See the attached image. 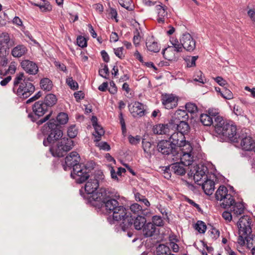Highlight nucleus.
I'll return each instance as SVG.
<instances>
[{
    "label": "nucleus",
    "instance_id": "18",
    "mask_svg": "<svg viewBox=\"0 0 255 255\" xmlns=\"http://www.w3.org/2000/svg\"><path fill=\"white\" fill-rule=\"evenodd\" d=\"M20 65L23 70L29 74L35 75L38 72V68L36 64L29 60H22Z\"/></svg>",
    "mask_w": 255,
    "mask_h": 255
},
{
    "label": "nucleus",
    "instance_id": "51",
    "mask_svg": "<svg viewBox=\"0 0 255 255\" xmlns=\"http://www.w3.org/2000/svg\"><path fill=\"white\" fill-rule=\"evenodd\" d=\"M151 222L154 224L155 227H162L163 226V222L160 216L154 215L152 216V222Z\"/></svg>",
    "mask_w": 255,
    "mask_h": 255
},
{
    "label": "nucleus",
    "instance_id": "24",
    "mask_svg": "<svg viewBox=\"0 0 255 255\" xmlns=\"http://www.w3.org/2000/svg\"><path fill=\"white\" fill-rule=\"evenodd\" d=\"M183 162H175L171 164V171L177 175L183 176L186 173V169Z\"/></svg>",
    "mask_w": 255,
    "mask_h": 255
},
{
    "label": "nucleus",
    "instance_id": "53",
    "mask_svg": "<svg viewBox=\"0 0 255 255\" xmlns=\"http://www.w3.org/2000/svg\"><path fill=\"white\" fill-rule=\"evenodd\" d=\"M87 40L84 37L79 35L77 38V45L81 48H85L87 46Z\"/></svg>",
    "mask_w": 255,
    "mask_h": 255
},
{
    "label": "nucleus",
    "instance_id": "64",
    "mask_svg": "<svg viewBox=\"0 0 255 255\" xmlns=\"http://www.w3.org/2000/svg\"><path fill=\"white\" fill-rule=\"evenodd\" d=\"M123 50H124L123 47H121L114 49L115 54L121 59H123L125 57V56L123 55Z\"/></svg>",
    "mask_w": 255,
    "mask_h": 255
},
{
    "label": "nucleus",
    "instance_id": "3",
    "mask_svg": "<svg viewBox=\"0 0 255 255\" xmlns=\"http://www.w3.org/2000/svg\"><path fill=\"white\" fill-rule=\"evenodd\" d=\"M55 123L54 120H49L41 128L44 146L50 147L63 136L62 126Z\"/></svg>",
    "mask_w": 255,
    "mask_h": 255
},
{
    "label": "nucleus",
    "instance_id": "59",
    "mask_svg": "<svg viewBox=\"0 0 255 255\" xmlns=\"http://www.w3.org/2000/svg\"><path fill=\"white\" fill-rule=\"evenodd\" d=\"M128 139L129 143L133 145H136L138 144L140 141V136L136 135L135 137L129 135L128 136Z\"/></svg>",
    "mask_w": 255,
    "mask_h": 255
},
{
    "label": "nucleus",
    "instance_id": "11",
    "mask_svg": "<svg viewBox=\"0 0 255 255\" xmlns=\"http://www.w3.org/2000/svg\"><path fill=\"white\" fill-rule=\"evenodd\" d=\"M112 214L113 221H119L122 220V222H125V220L127 219L128 217H129L131 214L129 211L128 206L126 208L119 204L115 209Z\"/></svg>",
    "mask_w": 255,
    "mask_h": 255
},
{
    "label": "nucleus",
    "instance_id": "21",
    "mask_svg": "<svg viewBox=\"0 0 255 255\" xmlns=\"http://www.w3.org/2000/svg\"><path fill=\"white\" fill-rule=\"evenodd\" d=\"M193 168L194 170L195 171L194 179L196 182L200 181L203 176L206 175V172H208L207 167L203 164H201V166L197 164L194 166Z\"/></svg>",
    "mask_w": 255,
    "mask_h": 255
},
{
    "label": "nucleus",
    "instance_id": "28",
    "mask_svg": "<svg viewBox=\"0 0 255 255\" xmlns=\"http://www.w3.org/2000/svg\"><path fill=\"white\" fill-rule=\"evenodd\" d=\"M179 122V121L178 118L172 117L171 119L168 121L167 123L164 124L165 126V128L166 130H167V134H169L170 130L174 131H177V128L176 127L178 126Z\"/></svg>",
    "mask_w": 255,
    "mask_h": 255
},
{
    "label": "nucleus",
    "instance_id": "13",
    "mask_svg": "<svg viewBox=\"0 0 255 255\" xmlns=\"http://www.w3.org/2000/svg\"><path fill=\"white\" fill-rule=\"evenodd\" d=\"M252 220L250 217L248 215H244L239 220L237 223V226L239 229V234L241 232H243V235H246L248 231H251Z\"/></svg>",
    "mask_w": 255,
    "mask_h": 255
},
{
    "label": "nucleus",
    "instance_id": "29",
    "mask_svg": "<svg viewBox=\"0 0 255 255\" xmlns=\"http://www.w3.org/2000/svg\"><path fill=\"white\" fill-rule=\"evenodd\" d=\"M228 189L224 185H221L215 193V198L217 201H222L228 198Z\"/></svg>",
    "mask_w": 255,
    "mask_h": 255
},
{
    "label": "nucleus",
    "instance_id": "30",
    "mask_svg": "<svg viewBox=\"0 0 255 255\" xmlns=\"http://www.w3.org/2000/svg\"><path fill=\"white\" fill-rule=\"evenodd\" d=\"M27 48L23 45H18L13 48L11 54L15 57H20L27 52Z\"/></svg>",
    "mask_w": 255,
    "mask_h": 255
},
{
    "label": "nucleus",
    "instance_id": "38",
    "mask_svg": "<svg viewBox=\"0 0 255 255\" xmlns=\"http://www.w3.org/2000/svg\"><path fill=\"white\" fill-rule=\"evenodd\" d=\"M228 195V198H225L227 200L226 203L223 202L221 204V207L224 209L229 208L236 204V201L233 196L229 194Z\"/></svg>",
    "mask_w": 255,
    "mask_h": 255
},
{
    "label": "nucleus",
    "instance_id": "52",
    "mask_svg": "<svg viewBox=\"0 0 255 255\" xmlns=\"http://www.w3.org/2000/svg\"><path fill=\"white\" fill-rule=\"evenodd\" d=\"M10 38L9 34L6 32H2L0 35V45H2V44H6V46L8 47V44L9 42Z\"/></svg>",
    "mask_w": 255,
    "mask_h": 255
},
{
    "label": "nucleus",
    "instance_id": "41",
    "mask_svg": "<svg viewBox=\"0 0 255 255\" xmlns=\"http://www.w3.org/2000/svg\"><path fill=\"white\" fill-rule=\"evenodd\" d=\"M221 96L226 100H231L234 98L233 94L227 86L222 88Z\"/></svg>",
    "mask_w": 255,
    "mask_h": 255
},
{
    "label": "nucleus",
    "instance_id": "15",
    "mask_svg": "<svg viewBox=\"0 0 255 255\" xmlns=\"http://www.w3.org/2000/svg\"><path fill=\"white\" fill-rule=\"evenodd\" d=\"M170 42L172 45V46H168V47L165 48L162 50V54L163 55V57L168 60V61H172L174 57H171L169 55L165 54V51L167 50V49H170L171 48H174V51L177 52H181L182 51L183 47L182 44L180 42L178 41L177 38L174 39L173 37H171L170 39Z\"/></svg>",
    "mask_w": 255,
    "mask_h": 255
},
{
    "label": "nucleus",
    "instance_id": "9",
    "mask_svg": "<svg viewBox=\"0 0 255 255\" xmlns=\"http://www.w3.org/2000/svg\"><path fill=\"white\" fill-rule=\"evenodd\" d=\"M83 164L76 162L74 166L72 167V170L71 171V177L75 180L77 184H82L87 181L90 178V175L87 171H85L83 167Z\"/></svg>",
    "mask_w": 255,
    "mask_h": 255
},
{
    "label": "nucleus",
    "instance_id": "62",
    "mask_svg": "<svg viewBox=\"0 0 255 255\" xmlns=\"http://www.w3.org/2000/svg\"><path fill=\"white\" fill-rule=\"evenodd\" d=\"M9 52V48L7 46L0 45V56L4 57L7 55Z\"/></svg>",
    "mask_w": 255,
    "mask_h": 255
},
{
    "label": "nucleus",
    "instance_id": "7",
    "mask_svg": "<svg viewBox=\"0 0 255 255\" xmlns=\"http://www.w3.org/2000/svg\"><path fill=\"white\" fill-rule=\"evenodd\" d=\"M75 146L74 141L68 137L63 136L49 148V151L54 157H63Z\"/></svg>",
    "mask_w": 255,
    "mask_h": 255
},
{
    "label": "nucleus",
    "instance_id": "10",
    "mask_svg": "<svg viewBox=\"0 0 255 255\" xmlns=\"http://www.w3.org/2000/svg\"><path fill=\"white\" fill-rule=\"evenodd\" d=\"M157 150L162 155H176L174 144L170 140L161 139L158 141L156 146Z\"/></svg>",
    "mask_w": 255,
    "mask_h": 255
},
{
    "label": "nucleus",
    "instance_id": "1",
    "mask_svg": "<svg viewBox=\"0 0 255 255\" xmlns=\"http://www.w3.org/2000/svg\"><path fill=\"white\" fill-rule=\"evenodd\" d=\"M102 191L95 195L96 199L93 200L91 206L95 208L98 212L111 214L119 203L114 198V193L109 189H102Z\"/></svg>",
    "mask_w": 255,
    "mask_h": 255
},
{
    "label": "nucleus",
    "instance_id": "20",
    "mask_svg": "<svg viewBox=\"0 0 255 255\" xmlns=\"http://www.w3.org/2000/svg\"><path fill=\"white\" fill-rule=\"evenodd\" d=\"M239 136V141L241 140V145L243 149L246 151H252L255 145V142L251 136H245L244 137H241Z\"/></svg>",
    "mask_w": 255,
    "mask_h": 255
},
{
    "label": "nucleus",
    "instance_id": "23",
    "mask_svg": "<svg viewBox=\"0 0 255 255\" xmlns=\"http://www.w3.org/2000/svg\"><path fill=\"white\" fill-rule=\"evenodd\" d=\"M202 188L206 195H211L215 189V182L213 180L208 179L206 175V180L202 184Z\"/></svg>",
    "mask_w": 255,
    "mask_h": 255
},
{
    "label": "nucleus",
    "instance_id": "32",
    "mask_svg": "<svg viewBox=\"0 0 255 255\" xmlns=\"http://www.w3.org/2000/svg\"><path fill=\"white\" fill-rule=\"evenodd\" d=\"M52 81L48 78H43L40 81V88L45 91H50L53 87Z\"/></svg>",
    "mask_w": 255,
    "mask_h": 255
},
{
    "label": "nucleus",
    "instance_id": "34",
    "mask_svg": "<svg viewBox=\"0 0 255 255\" xmlns=\"http://www.w3.org/2000/svg\"><path fill=\"white\" fill-rule=\"evenodd\" d=\"M192 150L193 147L191 144L188 141L184 146L182 148H180V155H182L183 156L185 155H188L189 158L191 157L192 159L193 156L192 155Z\"/></svg>",
    "mask_w": 255,
    "mask_h": 255
},
{
    "label": "nucleus",
    "instance_id": "25",
    "mask_svg": "<svg viewBox=\"0 0 255 255\" xmlns=\"http://www.w3.org/2000/svg\"><path fill=\"white\" fill-rule=\"evenodd\" d=\"M146 46L150 52L157 53L158 52L160 49V47L157 42L154 40V37L151 36L147 39L146 42Z\"/></svg>",
    "mask_w": 255,
    "mask_h": 255
},
{
    "label": "nucleus",
    "instance_id": "45",
    "mask_svg": "<svg viewBox=\"0 0 255 255\" xmlns=\"http://www.w3.org/2000/svg\"><path fill=\"white\" fill-rule=\"evenodd\" d=\"M195 78L194 81L199 82L200 83L204 84L206 82V80L205 79L203 73L201 71H196L194 75Z\"/></svg>",
    "mask_w": 255,
    "mask_h": 255
},
{
    "label": "nucleus",
    "instance_id": "19",
    "mask_svg": "<svg viewBox=\"0 0 255 255\" xmlns=\"http://www.w3.org/2000/svg\"><path fill=\"white\" fill-rule=\"evenodd\" d=\"M141 231L145 238L151 237L156 232H159V230L157 231L156 227L150 221L146 222Z\"/></svg>",
    "mask_w": 255,
    "mask_h": 255
},
{
    "label": "nucleus",
    "instance_id": "44",
    "mask_svg": "<svg viewBox=\"0 0 255 255\" xmlns=\"http://www.w3.org/2000/svg\"><path fill=\"white\" fill-rule=\"evenodd\" d=\"M185 109L187 112L190 114H195L198 112V107L197 105L193 103H187L185 106Z\"/></svg>",
    "mask_w": 255,
    "mask_h": 255
},
{
    "label": "nucleus",
    "instance_id": "50",
    "mask_svg": "<svg viewBox=\"0 0 255 255\" xmlns=\"http://www.w3.org/2000/svg\"><path fill=\"white\" fill-rule=\"evenodd\" d=\"M66 83L70 87L71 89L73 90H76L78 89V84L76 81L73 79L72 77H69L67 78Z\"/></svg>",
    "mask_w": 255,
    "mask_h": 255
},
{
    "label": "nucleus",
    "instance_id": "16",
    "mask_svg": "<svg viewBox=\"0 0 255 255\" xmlns=\"http://www.w3.org/2000/svg\"><path fill=\"white\" fill-rule=\"evenodd\" d=\"M161 101L163 105L167 109H172L178 105V98L173 94H164L161 95Z\"/></svg>",
    "mask_w": 255,
    "mask_h": 255
},
{
    "label": "nucleus",
    "instance_id": "63",
    "mask_svg": "<svg viewBox=\"0 0 255 255\" xmlns=\"http://www.w3.org/2000/svg\"><path fill=\"white\" fill-rule=\"evenodd\" d=\"M108 14L112 19H115L117 22H118V19H117L118 12L115 8L110 7V12Z\"/></svg>",
    "mask_w": 255,
    "mask_h": 255
},
{
    "label": "nucleus",
    "instance_id": "39",
    "mask_svg": "<svg viewBox=\"0 0 255 255\" xmlns=\"http://www.w3.org/2000/svg\"><path fill=\"white\" fill-rule=\"evenodd\" d=\"M78 132V130L76 128V125H71L67 129V135L69 137L68 138L72 139V138H75L77 136Z\"/></svg>",
    "mask_w": 255,
    "mask_h": 255
},
{
    "label": "nucleus",
    "instance_id": "55",
    "mask_svg": "<svg viewBox=\"0 0 255 255\" xmlns=\"http://www.w3.org/2000/svg\"><path fill=\"white\" fill-rule=\"evenodd\" d=\"M184 200H185V201L187 202L189 204H190L191 205H192L193 207H194L195 208H196L197 209V211L199 213L203 214V211L202 209L200 208L199 205L196 203L193 200L190 199V198H189L188 197H187L186 196H184Z\"/></svg>",
    "mask_w": 255,
    "mask_h": 255
},
{
    "label": "nucleus",
    "instance_id": "35",
    "mask_svg": "<svg viewBox=\"0 0 255 255\" xmlns=\"http://www.w3.org/2000/svg\"><path fill=\"white\" fill-rule=\"evenodd\" d=\"M174 118H178L179 121H187L189 118V116L187 111L185 109H178L175 113Z\"/></svg>",
    "mask_w": 255,
    "mask_h": 255
},
{
    "label": "nucleus",
    "instance_id": "57",
    "mask_svg": "<svg viewBox=\"0 0 255 255\" xmlns=\"http://www.w3.org/2000/svg\"><path fill=\"white\" fill-rule=\"evenodd\" d=\"M128 209L133 214H135L136 213H138L139 212L142 210V207L137 203H133L130 205Z\"/></svg>",
    "mask_w": 255,
    "mask_h": 255
},
{
    "label": "nucleus",
    "instance_id": "61",
    "mask_svg": "<svg viewBox=\"0 0 255 255\" xmlns=\"http://www.w3.org/2000/svg\"><path fill=\"white\" fill-rule=\"evenodd\" d=\"M83 167H84L85 171H87V172L90 171L91 170L93 169L95 166V163L93 161H88L86 164H82Z\"/></svg>",
    "mask_w": 255,
    "mask_h": 255
},
{
    "label": "nucleus",
    "instance_id": "8",
    "mask_svg": "<svg viewBox=\"0 0 255 255\" xmlns=\"http://www.w3.org/2000/svg\"><path fill=\"white\" fill-rule=\"evenodd\" d=\"M147 222V219L144 216L137 215H130L129 217L122 222L120 227L123 231H126L129 229L134 228L137 231H141L144 225Z\"/></svg>",
    "mask_w": 255,
    "mask_h": 255
},
{
    "label": "nucleus",
    "instance_id": "56",
    "mask_svg": "<svg viewBox=\"0 0 255 255\" xmlns=\"http://www.w3.org/2000/svg\"><path fill=\"white\" fill-rule=\"evenodd\" d=\"M244 235L246 236L245 239L247 242V247H249L250 242L255 240V235L252 234V229H251V232L250 230L248 231L247 234Z\"/></svg>",
    "mask_w": 255,
    "mask_h": 255
},
{
    "label": "nucleus",
    "instance_id": "26",
    "mask_svg": "<svg viewBox=\"0 0 255 255\" xmlns=\"http://www.w3.org/2000/svg\"><path fill=\"white\" fill-rule=\"evenodd\" d=\"M176 127L177 128L176 131L180 133L181 137L185 134H187L190 130V127L188 123L184 121H179L178 126Z\"/></svg>",
    "mask_w": 255,
    "mask_h": 255
},
{
    "label": "nucleus",
    "instance_id": "58",
    "mask_svg": "<svg viewBox=\"0 0 255 255\" xmlns=\"http://www.w3.org/2000/svg\"><path fill=\"white\" fill-rule=\"evenodd\" d=\"M134 36L133 37V42L135 46H137L139 44V41L140 39V34L137 28H136L133 31Z\"/></svg>",
    "mask_w": 255,
    "mask_h": 255
},
{
    "label": "nucleus",
    "instance_id": "49",
    "mask_svg": "<svg viewBox=\"0 0 255 255\" xmlns=\"http://www.w3.org/2000/svg\"><path fill=\"white\" fill-rule=\"evenodd\" d=\"M144 139H142V148L145 153H146L148 155H150L151 153V145L152 143L150 141H144Z\"/></svg>",
    "mask_w": 255,
    "mask_h": 255
},
{
    "label": "nucleus",
    "instance_id": "42",
    "mask_svg": "<svg viewBox=\"0 0 255 255\" xmlns=\"http://www.w3.org/2000/svg\"><path fill=\"white\" fill-rule=\"evenodd\" d=\"M170 251V249L164 245H159L156 249V255H167V252Z\"/></svg>",
    "mask_w": 255,
    "mask_h": 255
},
{
    "label": "nucleus",
    "instance_id": "37",
    "mask_svg": "<svg viewBox=\"0 0 255 255\" xmlns=\"http://www.w3.org/2000/svg\"><path fill=\"white\" fill-rule=\"evenodd\" d=\"M152 131L155 134H167V130L165 128L164 124H159L154 126Z\"/></svg>",
    "mask_w": 255,
    "mask_h": 255
},
{
    "label": "nucleus",
    "instance_id": "12",
    "mask_svg": "<svg viewBox=\"0 0 255 255\" xmlns=\"http://www.w3.org/2000/svg\"><path fill=\"white\" fill-rule=\"evenodd\" d=\"M80 156L79 154L76 151H72L70 152L65 158L64 163L62 164L64 170L67 171L71 169L72 167L74 166V164L77 162H80Z\"/></svg>",
    "mask_w": 255,
    "mask_h": 255
},
{
    "label": "nucleus",
    "instance_id": "5",
    "mask_svg": "<svg viewBox=\"0 0 255 255\" xmlns=\"http://www.w3.org/2000/svg\"><path fill=\"white\" fill-rule=\"evenodd\" d=\"M32 112L28 114V118L33 123H36L38 126H40L49 120L53 111L50 110L48 114L40 119L47 112L49 109L44 105L42 100L36 101L32 106Z\"/></svg>",
    "mask_w": 255,
    "mask_h": 255
},
{
    "label": "nucleus",
    "instance_id": "17",
    "mask_svg": "<svg viewBox=\"0 0 255 255\" xmlns=\"http://www.w3.org/2000/svg\"><path fill=\"white\" fill-rule=\"evenodd\" d=\"M130 105L128 106L129 107ZM146 106L139 102H135L131 108H129V110L134 118H140L144 116L147 112L144 107Z\"/></svg>",
    "mask_w": 255,
    "mask_h": 255
},
{
    "label": "nucleus",
    "instance_id": "14",
    "mask_svg": "<svg viewBox=\"0 0 255 255\" xmlns=\"http://www.w3.org/2000/svg\"><path fill=\"white\" fill-rule=\"evenodd\" d=\"M180 41L182 44L183 48L189 52L193 51L196 47V41L189 33L182 35Z\"/></svg>",
    "mask_w": 255,
    "mask_h": 255
},
{
    "label": "nucleus",
    "instance_id": "27",
    "mask_svg": "<svg viewBox=\"0 0 255 255\" xmlns=\"http://www.w3.org/2000/svg\"><path fill=\"white\" fill-rule=\"evenodd\" d=\"M44 105L49 109L51 107L56 104L57 102V98L53 94H48L45 97L44 100H42Z\"/></svg>",
    "mask_w": 255,
    "mask_h": 255
},
{
    "label": "nucleus",
    "instance_id": "60",
    "mask_svg": "<svg viewBox=\"0 0 255 255\" xmlns=\"http://www.w3.org/2000/svg\"><path fill=\"white\" fill-rule=\"evenodd\" d=\"M208 225L211 227V229L212 230V231L211 232L212 238L214 240H216L220 236L219 230L216 229L215 227H214L211 224H208Z\"/></svg>",
    "mask_w": 255,
    "mask_h": 255
},
{
    "label": "nucleus",
    "instance_id": "46",
    "mask_svg": "<svg viewBox=\"0 0 255 255\" xmlns=\"http://www.w3.org/2000/svg\"><path fill=\"white\" fill-rule=\"evenodd\" d=\"M185 137L184 135L182 137L180 136V139H179L178 140V144H176L175 146V150L176 151V155L178 154V148H179V150H180V148L184 147L186 144L188 142V141H186L185 139Z\"/></svg>",
    "mask_w": 255,
    "mask_h": 255
},
{
    "label": "nucleus",
    "instance_id": "6",
    "mask_svg": "<svg viewBox=\"0 0 255 255\" xmlns=\"http://www.w3.org/2000/svg\"><path fill=\"white\" fill-rule=\"evenodd\" d=\"M24 73H17L14 79L13 92L19 98L26 99L29 97L35 91V86L32 83L22 82Z\"/></svg>",
    "mask_w": 255,
    "mask_h": 255
},
{
    "label": "nucleus",
    "instance_id": "2",
    "mask_svg": "<svg viewBox=\"0 0 255 255\" xmlns=\"http://www.w3.org/2000/svg\"><path fill=\"white\" fill-rule=\"evenodd\" d=\"M213 128L219 136L231 142H239L240 137L237 133V127L232 121L224 119L222 116H218L215 119Z\"/></svg>",
    "mask_w": 255,
    "mask_h": 255
},
{
    "label": "nucleus",
    "instance_id": "47",
    "mask_svg": "<svg viewBox=\"0 0 255 255\" xmlns=\"http://www.w3.org/2000/svg\"><path fill=\"white\" fill-rule=\"evenodd\" d=\"M43 3L39 6L40 9L43 12L50 11L52 9V6L49 1L47 0H43Z\"/></svg>",
    "mask_w": 255,
    "mask_h": 255
},
{
    "label": "nucleus",
    "instance_id": "4",
    "mask_svg": "<svg viewBox=\"0 0 255 255\" xmlns=\"http://www.w3.org/2000/svg\"><path fill=\"white\" fill-rule=\"evenodd\" d=\"M97 175L94 176L92 178L90 177L89 179H87L84 187H82L79 190L80 195L86 200L87 203L90 204L91 205L92 204L93 200L96 199V194L102 192V189H106L105 188H99V180L98 179H103L104 176L103 173L101 171H98Z\"/></svg>",
    "mask_w": 255,
    "mask_h": 255
},
{
    "label": "nucleus",
    "instance_id": "36",
    "mask_svg": "<svg viewBox=\"0 0 255 255\" xmlns=\"http://www.w3.org/2000/svg\"><path fill=\"white\" fill-rule=\"evenodd\" d=\"M118 1L121 6L127 10L128 11L134 10V6L132 4V0H118Z\"/></svg>",
    "mask_w": 255,
    "mask_h": 255
},
{
    "label": "nucleus",
    "instance_id": "33",
    "mask_svg": "<svg viewBox=\"0 0 255 255\" xmlns=\"http://www.w3.org/2000/svg\"><path fill=\"white\" fill-rule=\"evenodd\" d=\"M200 120L202 124L205 126H211L213 127L214 121L212 117H210L207 114H202L200 116Z\"/></svg>",
    "mask_w": 255,
    "mask_h": 255
},
{
    "label": "nucleus",
    "instance_id": "54",
    "mask_svg": "<svg viewBox=\"0 0 255 255\" xmlns=\"http://www.w3.org/2000/svg\"><path fill=\"white\" fill-rule=\"evenodd\" d=\"M206 113L210 117H212V119L215 121V119L218 116H221L219 115L218 109L210 108L207 111H206Z\"/></svg>",
    "mask_w": 255,
    "mask_h": 255
},
{
    "label": "nucleus",
    "instance_id": "48",
    "mask_svg": "<svg viewBox=\"0 0 255 255\" xmlns=\"http://www.w3.org/2000/svg\"><path fill=\"white\" fill-rule=\"evenodd\" d=\"M99 74L102 77L109 79V76L110 74V71L108 66L107 64H105L103 69H99Z\"/></svg>",
    "mask_w": 255,
    "mask_h": 255
},
{
    "label": "nucleus",
    "instance_id": "43",
    "mask_svg": "<svg viewBox=\"0 0 255 255\" xmlns=\"http://www.w3.org/2000/svg\"><path fill=\"white\" fill-rule=\"evenodd\" d=\"M95 128V130L96 131V132L97 133V135L96 136L97 137L96 139L95 140V141L98 142L99 141L101 140L102 135H104L105 133V130L103 127L97 124V125L95 126V127H93Z\"/></svg>",
    "mask_w": 255,
    "mask_h": 255
},
{
    "label": "nucleus",
    "instance_id": "40",
    "mask_svg": "<svg viewBox=\"0 0 255 255\" xmlns=\"http://www.w3.org/2000/svg\"><path fill=\"white\" fill-rule=\"evenodd\" d=\"M195 229L200 234L205 233L207 229V226L202 221H198L195 224Z\"/></svg>",
    "mask_w": 255,
    "mask_h": 255
},
{
    "label": "nucleus",
    "instance_id": "31",
    "mask_svg": "<svg viewBox=\"0 0 255 255\" xmlns=\"http://www.w3.org/2000/svg\"><path fill=\"white\" fill-rule=\"evenodd\" d=\"M68 116L66 113L60 112L57 116L56 118H51L49 120H54L55 124L61 125H65L68 121Z\"/></svg>",
    "mask_w": 255,
    "mask_h": 255
},
{
    "label": "nucleus",
    "instance_id": "22",
    "mask_svg": "<svg viewBox=\"0 0 255 255\" xmlns=\"http://www.w3.org/2000/svg\"><path fill=\"white\" fill-rule=\"evenodd\" d=\"M160 4L156 5V8L157 10V21L159 23L165 22V17H167V7L160 2Z\"/></svg>",
    "mask_w": 255,
    "mask_h": 255
}]
</instances>
